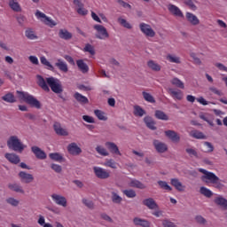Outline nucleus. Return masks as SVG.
Segmentation results:
<instances>
[{
  "label": "nucleus",
  "instance_id": "nucleus-37",
  "mask_svg": "<svg viewBox=\"0 0 227 227\" xmlns=\"http://www.w3.org/2000/svg\"><path fill=\"white\" fill-rule=\"evenodd\" d=\"M190 136H191V137H194V139H207V136H205V134H203V132L198 131L196 129L192 130L190 132Z\"/></svg>",
  "mask_w": 227,
  "mask_h": 227
},
{
  "label": "nucleus",
  "instance_id": "nucleus-53",
  "mask_svg": "<svg viewBox=\"0 0 227 227\" xmlns=\"http://www.w3.org/2000/svg\"><path fill=\"white\" fill-rule=\"evenodd\" d=\"M82 203L83 205H85V207H87V208L93 209L95 207V204L93 203V200H91L90 199H86V198L82 199Z\"/></svg>",
  "mask_w": 227,
  "mask_h": 227
},
{
  "label": "nucleus",
  "instance_id": "nucleus-54",
  "mask_svg": "<svg viewBox=\"0 0 227 227\" xmlns=\"http://www.w3.org/2000/svg\"><path fill=\"white\" fill-rule=\"evenodd\" d=\"M83 52H89L90 56H95V48L93 47V45L88 43L83 48Z\"/></svg>",
  "mask_w": 227,
  "mask_h": 227
},
{
  "label": "nucleus",
  "instance_id": "nucleus-6",
  "mask_svg": "<svg viewBox=\"0 0 227 227\" xmlns=\"http://www.w3.org/2000/svg\"><path fill=\"white\" fill-rule=\"evenodd\" d=\"M94 29L96 31V38L98 40H107L109 38V32H107V28L102 25H94Z\"/></svg>",
  "mask_w": 227,
  "mask_h": 227
},
{
  "label": "nucleus",
  "instance_id": "nucleus-44",
  "mask_svg": "<svg viewBox=\"0 0 227 227\" xmlns=\"http://www.w3.org/2000/svg\"><path fill=\"white\" fill-rule=\"evenodd\" d=\"M117 22H119L122 27H125L126 29H132V24L121 17L118 18Z\"/></svg>",
  "mask_w": 227,
  "mask_h": 227
},
{
  "label": "nucleus",
  "instance_id": "nucleus-63",
  "mask_svg": "<svg viewBox=\"0 0 227 227\" xmlns=\"http://www.w3.org/2000/svg\"><path fill=\"white\" fill-rule=\"evenodd\" d=\"M195 221L199 224H205V223H207V220L202 215L195 216Z\"/></svg>",
  "mask_w": 227,
  "mask_h": 227
},
{
  "label": "nucleus",
  "instance_id": "nucleus-40",
  "mask_svg": "<svg viewBox=\"0 0 227 227\" xmlns=\"http://www.w3.org/2000/svg\"><path fill=\"white\" fill-rule=\"evenodd\" d=\"M74 98H75V100H77V102H79L80 104H88L89 100L88 98H86L85 96H82L81 93L79 92H75L74 95Z\"/></svg>",
  "mask_w": 227,
  "mask_h": 227
},
{
  "label": "nucleus",
  "instance_id": "nucleus-9",
  "mask_svg": "<svg viewBox=\"0 0 227 227\" xmlns=\"http://www.w3.org/2000/svg\"><path fill=\"white\" fill-rule=\"evenodd\" d=\"M51 200L56 205H59V207H63L64 208L68 207V200H67V197L63 195L53 193L51 194Z\"/></svg>",
  "mask_w": 227,
  "mask_h": 227
},
{
  "label": "nucleus",
  "instance_id": "nucleus-7",
  "mask_svg": "<svg viewBox=\"0 0 227 227\" xmlns=\"http://www.w3.org/2000/svg\"><path fill=\"white\" fill-rule=\"evenodd\" d=\"M139 29L141 33L146 36V38H154L156 33L150 24L142 22L139 24Z\"/></svg>",
  "mask_w": 227,
  "mask_h": 227
},
{
  "label": "nucleus",
  "instance_id": "nucleus-5",
  "mask_svg": "<svg viewBox=\"0 0 227 227\" xmlns=\"http://www.w3.org/2000/svg\"><path fill=\"white\" fill-rule=\"evenodd\" d=\"M46 82L53 93H63V86L59 79L51 76L46 78Z\"/></svg>",
  "mask_w": 227,
  "mask_h": 227
},
{
  "label": "nucleus",
  "instance_id": "nucleus-43",
  "mask_svg": "<svg viewBox=\"0 0 227 227\" xmlns=\"http://www.w3.org/2000/svg\"><path fill=\"white\" fill-rule=\"evenodd\" d=\"M147 67H149V68L154 72H160V65L157 64V62L153 60H149L147 62Z\"/></svg>",
  "mask_w": 227,
  "mask_h": 227
},
{
  "label": "nucleus",
  "instance_id": "nucleus-24",
  "mask_svg": "<svg viewBox=\"0 0 227 227\" xmlns=\"http://www.w3.org/2000/svg\"><path fill=\"white\" fill-rule=\"evenodd\" d=\"M76 66L82 74H88V72H90V67H88V64H86L83 59L76 60Z\"/></svg>",
  "mask_w": 227,
  "mask_h": 227
},
{
  "label": "nucleus",
  "instance_id": "nucleus-22",
  "mask_svg": "<svg viewBox=\"0 0 227 227\" xmlns=\"http://www.w3.org/2000/svg\"><path fill=\"white\" fill-rule=\"evenodd\" d=\"M55 67H57V68L64 74H67L68 72V64H67L62 59H57Z\"/></svg>",
  "mask_w": 227,
  "mask_h": 227
},
{
  "label": "nucleus",
  "instance_id": "nucleus-59",
  "mask_svg": "<svg viewBox=\"0 0 227 227\" xmlns=\"http://www.w3.org/2000/svg\"><path fill=\"white\" fill-rule=\"evenodd\" d=\"M123 194H125L127 198H136V192L134 190H124Z\"/></svg>",
  "mask_w": 227,
  "mask_h": 227
},
{
  "label": "nucleus",
  "instance_id": "nucleus-16",
  "mask_svg": "<svg viewBox=\"0 0 227 227\" xmlns=\"http://www.w3.org/2000/svg\"><path fill=\"white\" fill-rule=\"evenodd\" d=\"M214 203L223 208V210H227V200L222 195H218L215 198Z\"/></svg>",
  "mask_w": 227,
  "mask_h": 227
},
{
  "label": "nucleus",
  "instance_id": "nucleus-12",
  "mask_svg": "<svg viewBox=\"0 0 227 227\" xmlns=\"http://www.w3.org/2000/svg\"><path fill=\"white\" fill-rule=\"evenodd\" d=\"M18 176L22 184H31L35 180V176L26 171H20Z\"/></svg>",
  "mask_w": 227,
  "mask_h": 227
},
{
  "label": "nucleus",
  "instance_id": "nucleus-25",
  "mask_svg": "<svg viewBox=\"0 0 227 227\" xmlns=\"http://www.w3.org/2000/svg\"><path fill=\"white\" fill-rule=\"evenodd\" d=\"M186 20L192 26L200 25V19H198V16L194 15L192 12H186Z\"/></svg>",
  "mask_w": 227,
  "mask_h": 227
},
{
  "label": "nucleus",
  "instance_id": "nucleus-8",
  "mask_svg": "<svg viewBox=\"0 0 227 227\" xmlns=\"http://www.w3.org/2000/svg\"><path fill=\"white\" fill-rule=\"evenodd\" d=\"M94 175L100 180H107L111 176V172L102 167H93Z\"/></svg>",
  "mask_w": 227,
  "mask_h": 227
},
{
  "label": "nucleus",
  "instance_id": "nucleus-17",
  "mask_svg": "<svg viewBox=\"0 0 227 227\" xmlns=\"http://www.w3.org/2000/svg\"><path fill=\"white\" fill-rule=\"evenodd\" d=\"M168 93L174 100H183L184 91L178 89H168Z\"/></svg>",
  "mask_w": 227,
  "mask_h": 227
},
{
  "label": "nucleus",
  "instance_id": "nucleus-26",
  "mask_svg": "<svg viewBox=\"0 0 227 227\" xmlns=\"http://www.w3.org/2000/svg\"><path fill=\"white\" fill-rule=\"evenodd\" d=\"M128 185L129 187H135L136 189H146V185L137 179H130L128 181Z\"/></svg>",
  "mask_w": 227,
  "mask_h": 227
},
{
  "label": "nucleus",
  "instance_id": "nucleus-27",
  "mask_svg": "<svg viewBox=\"0 0 227 227\" xmlns=\"http://www.w3.org/2000/svg\"><path fill=\"white\" fill-rule=\"evenodd\" d=\"M37 84L44 91H51L49 88V83H47V80L43 79L42 75H37Z\"/></svg>",
  "mask_w": 227,
  "mask_h": 227
},
{
  "label": "nucleus",
  "instance_id": "nucleus-49",
  "mask_svg": "<svg viewBox=\"0 0 227 227\" xmlns=\"http://www.w3.org/2000/svg\"><path fill=\"white\" fill-rule=\"evenodd\" d=\"M94 114L101 120V121H107V116H106V113L102 112L101 110H95Z\"/></svg>",
  "mask_w": 227,
  "mask_h": 227
},
{
  "label": "nucleus",
  "instance_id": "nucleus-45",
  "mask_svg": "<svg viewBox=\"0 0 227 227\" xmlns=\"http://www.w3.org/2000/svg\"><path fill=\"white\" fill-rule=\"evenodd\" d=\"M96 152L103 157H108L109 152L102 145H97Z\"/></svg>",
  "mask_w": 227,
  "mask_h": 227
},
{
  "label": "nucleus",
  "instance_id": "nucleus-50",
  "mask_svg": "<svg viewBox=\"0 0 227 227\" xmlns=\"http://www.w3.org/2000/svg\"><path fill=\"white\" fill-rule=\"evenodd\" d=\"M203 146L205 148V153H212L214 152V145L210 142H203Z\"/></svg>",
  "mask_w": 227,
  "mask_h": 227
},
{
  "label": "nucleus",
  "instance_id": "nucleus-48",
  "mask_svg": "<svg viewBox=\"0 0 227 227\" xmlns=\"http://www.w3.org/2000/svg\"><path fill=\"white\" fill-rule=\"evenodd\" d=\"M146 113L145 112V110L139 106H134V114L135 116H139L140 118L145 116Z\"/></svg>",
  "mask_w": 227,
  "mask_h": 227
},
{
  "label": "nucleus",
  "instance_id": "nucleus-64",
  "mask_svg": "<svg viewBox=\"0 0 227 227\" xmlns=\"http://www.w3.org/2000/svg\"><path fill=\"white\" fill-rule=\"evenodd\" d=\"M77 13L79 15H88V10L84 9V5L77 8Z\"/></svg>",
  "mask_w": 227,
  "mask_h": 227
},
{
  "label": "nucleus",
  "instance_id": "nucleus-28",
  "mask_svg": "<svg viewBox=\"0 0 227 227\" xmlns=\"http://www.w3.org/2000/svg\"><path fill=\"white\" fill-rule=\"evenodd\" d=\"M133 224H135V226L150 227V222L148 220L139 217H135L133 219Z\"/></svg>",
  "mask_w": 227,
  "mask_h": 227
},
{
  "label": "nucleus",
  "instance_id": "nucleus-41",
  "mask_svg": "<svg viewBox=\"0 0 227 227\" xmlns=\"http://www.w3.org/2000/svg\"><path fill=\"white\" fill-rule=\"evenodd\" d=\"M200 194H202V196H205L206 198H210L211 196H214V192L205 186H201L200 188Z\"/></svg>",
  "mask_w": 227,
  "mask_h": 227
},
{
  "label": "nucleus",
  "instance_id": "nucleus-46",
  "mask_svg": "<svg viewBox=\"0 0 227 227\" xmlns=\"http://www.w3.org/2000/svg\"><path fill=\"white\" fill-rule=\"evenodd\" d=\"M2 100H4V102H8L9 104H13L17 100L15 99V96L12 93H7L4 97H2Z\"/></svg>",
  "mask_w": 227,
  "mask_h": 227
},
{
  "label": "nucleus",
  "instance_id": "nucleus-55",
  "mask_svg": "<svg viewBox=\"0 0 227 227\" xmlns=\"http://www.w3.org/2000/svg\"><path fill=\"white\" fill-rule=\"evenodd\" d=\"M143 97L146 102H150V104H155V98H153V96L148 92H143Z\"/></svg>",
  "mask_w": 227,
  "mask_h": 227
},
{
  "label": "nucleus",
  "instance_id": "nucleus-13",
  "mask_svg": "<svg viewBox=\"0 0 227 227\" xmlns=\"http://www.w3.org/2000/svg\"><path fill=\"white\" fill-rule=\"evenodd\" d=\"M54 131L56 132L57 136H69L68 129L67 128H63L59 122H55L53 125Z\"/></svg>",
  "mask_w": 227,
  "mask_h": 227
},
{
  "label": "nucleus",
  "instance_id": "nucleus-42",
  "mask_svg": "<svg viewBox=\"0 0 227 227\" xmlns=\"http://www.w3.org/2000/svg\"><path fill=\"white\" fill-rule=\"evenodd\" d=\"M170 82L173 84V86H176V88H180V90H184L185 88L184 82L178 78H173Z\"/></svg>",
  "mask_w": 227,
  "mask_h": 227
},
{
  "label": "nucleus",
  "instance_id": "nucleus-51",
  "mask_svg": "<svg viewBox=\"0 0 227 227\" xmlns=\"http://www.w3.org/2000/svg\"><path fill=\"white\" fill-rule=\"evenodd\" d=\"M6 203L12 207H19L20 201L13 197H9L6 199Z\"/></svg>",
  "mask_w": 227,
  "mask_h": 227
},
{
  "label": "nucleus",
  "instance_id": "nucleus-14",
  "mask_svg": "<svg viewBox=\"0 0 227 227\" xmlns=\"http://www.w3.org/2000/svg\"><path fill=\"white\" fill-rule=\"evenodd\" d=\"M165 136L172 141V143H180V135L175 131L168 129L165 131Z\"/></svg>",
  "mask_w": 227,
  "mask_h": 227
},
{
  "label": "nucleus",
  "instance_id": "nucleus-31",
  "mask_svg": "<svg viewBox=\"0 0 227 227\" xmlns=\"http://www.w3.org/2000/svg\"><path fill=\"white\" fill-rule=\"evenodd\" d=\"M49 157L51 160H54L55 162H65V158L63 157V154L59 153H51L49 154Z\"/></svg>",
  "mask_w": 227,
  "mask_h": 227
},
{
  "label": "nucleus",
  "instance_id": "nucleus-3",
  "mask_svg": "<svg viewBox=\"0 0 227 227\" xmlns=\"http://www.w3.org/2000/svg\"><path fill=\"white\" fill-rule=\"evenodd\" d=\"M7 146L9 150H12V152H18L19 153H22V152L27 148V146L22 143L20 138L15 135L11 136L7 139Z\"/></svg>",
  "mask_w": 227,
  "mask_h": 227
},
{
  "label": "nucleus",
  "instance_id": "nucleus-56",
  "mask_svg": "<svg viewBox=\"0 0 227 227\" xmlns=\"http://www.w3.org/2000/svg\"><path fill=\"white\" fill-rule=\"evenodd\" d=\"M158 185L165 191H172L171 186H169L166 181H158Z\"/></svg>",
  "mask_w": 227,
  "mask_h": 227
},
{
  "label": "nucleus",
  "instance_id": "nucleus-47",
  "mask_svg": "<svg viewBox=\"0 0 227 227\" xmlns=\"http://www.w3.org/2000/svg\"><path fill=\"white\" fill-rule=\"evenodd\" d=\"M155 116L158 120H163L165 121H168V120H169V117L160 110H157L155 112Z\"/></svg>",
  "mask_w": 227,
  "mask_h": 227
},
{
  "label": "nucleus",
  "instance_id": "nucleus-21",
  "mask_svg": "<svg viewBox=\"0 0 227 227\" xmlns=\"http://www.w3.org/2000/svg\"><path fill=\"white\" fill-rule=\"evenodd\" d=\"M31 150H32L34 155H35V157L37 159H40L41 160L47 159V154L45 153V152H43L42 149H40V147L32 146Z\"/></svg>",
  "mask_w": 227,
  "mask_h": 227
},
{
  "label": "nucleus",
  "instance_id": "nucleus-23",
  "mask_svg": "<svg viewBox=\"0 0 227 227\" xmlns=\"http://www.w3.org/2000/svg\"><path fill=\"white\" fill-rule=\"evenodd\" d=\"M170 184L173 185V187H175V189H176V191H179L180 192L185 191V185H184L178 178L170 179Z\"/></svg>",
  "mask_w": 227,
  "mask_h": 227
},
{
  "label": "nucleus",
  "instance_id": "nucleus-20",
  "mask_svg": "<svg viewBox=\"0 0 227 227\" xmlns=\"http://www.w3.org/2000/svg\"><path fill=\"white\" fill-rule=\"evenodd\" d=\"M143 205H145V207H147L149 210H157V208H159V205L157 204V202H155V200H153V198L144 200Z\"/></svg>",
  "mask_w": 227,
  "mask_h": 227
},
{
  "label": "nucleus",
  "instance_id": "nucleus-60",
  "mask_svg": "<svg viewBox=\"0 0 227 227\" xmlns=\"http://www.w3.org/2000/svg\"><path fill=\"white\" fill-rule=\"evenodd\" d=\"M51 168L53 171H55V173H61V171H63V168L59 164L52 163Z\"/></svg>",
  "mask_w": 227,
  "mask_h": 227
},
{
  "label": "nucleus",
  "instance_id": "nucleus-58",
  "mask_svg": "<svg viewBox=\"0 0 227 227\" xmlns=\"http://www.w3.org/2000/svg\"><path fill=\"white\" fill-rule=\"evenodd\" d=\"M185 4L190 8V10H192V12H196V10H198V6H196V4H194V2H192V0H187L185 2Z\"/></svg>",
  "mask_w": 227,
  "mask_h": 227
},
{
  "label": "nucleus",
  "instance_id": "nucleus-4",
  "mask_svg": "<svg viewBox=\"0 0 227 227\" xmlns=\"http://www.w3.org/2000/svg\"><path fill=\"white\" fill-rule=\"evenodd\" d=\"M35 16L36 17L37 20H40V22H43V24L48 26V27H55V26H58V22L52 20V18L46 16V14L42 12L40 10L35 12Z\"/></svg>",
  "mask_w": 227,
  "mask_h": 227
},
{
  "label": "nucleus",
  "instance_id": "nucleus-62",
  "mask_svg": "<svg viewBox=\"0 0 227 227\" xmlns=\"http://www.w3.org/2000/svg\"><path fill=\"white\" fill-rule=\"evenodd\" d=\"M196 100L201 106H208V104H210V102L207 101V99H205V98H203V97H199L196 98Z\"/></svg>",
  "mask_w": 227,
  "mask_h": 227
},
{
  "label": "nucleus",
  "instance_id": "nucleus-1",
  "mask_svg": "<svg viewBox=\"0 0 227 227\" xmlns=\"http://www.w3.org/2000/svg\"><path fill=\"white\" fill-rule=\"evenodd\" d=\"M200 173H202L200 179L204 182L206 185H214L215 189H221L223 187V184H221V179L214 174L213 172H210L204 168H199Z\"/></svg>",
  "mask_w": 227,
  "mask_h": 227
},
{
  "label": "nucleus",
  "instance_id": "nucleus-38",
  "mask_svg": "<svg viewBox=\"0 0 227 227\" xmlns=\"http://www.w3.org/2000/svg\"><path fill=\"white\" fill-rule=\"evenodd\" d=\"M25 35L28 38V40H38V35H36V33L33 28H27L25 31Z\"/></svg>",
  "mask_w": 227,
  "mask_h": 227
},
{
  "label": "nucleus",
  "instance_id": "nucleus-30",
  "mask_svg": "<svg viewBox=\"0 0 227 227\" xmlns=\"http://www.w3.org/2000/svg\"><path fill=\"white\" fill-rule=\"evenodd\" d=\"M8 188L14 192H20V194H25L24 188L19 184H9Z\"/></svg>",
  "mask_w": 227,
  "mask_h": 227
},
{
  "label": "nucleus",
  "instance_id": "nucleus-61",
  "mask_svg": "<svg viewBox=\"0 0 227 227\" xmlns=\"http://www.w3.org/2000/svg\"><path fill=\"white\" fill-rule=\"evenodd\" d=\"M28 60L30 61V63H32V65H40V61L38 60V57L36 56H29Z\"/></svg>",
  "mask_w": 227,
  "mask_h": 227
},
{
  "label": "nucleus",
  "instance_id": "nucleus-36",
  "mask_svg": "<svg viewBox=\"0 0 227 227\" xmlns=\"http://www.w3.org/2000/svg\"><path fill=\"white\" fill-rule=\"evenodd\" d=\"M9 6L13 12H22V8H20V4L17 0H9Z\"/></svg>",
  "mask_w": 227,
  "mask_h": 227
},
{
  "label": "nucleus",
  "instance_id": "nucleus-18",
  "mask_svg": "<svg viewBox=\"0 0 227 227\" xmlns=\"http://www.w3.org/2000/svg\"><path fill=\"white\" fill-rule=\"evenodd\" d=\"M4 157L11 164H19L20 162V157L15 153H6Z\"/></svg>",
  "mask_w": 227,
  "mask_h": 227
},
{
  "label": "nucleus",
  "instance_id": "nucleus-19",
  "mask_svg": "<svg viewBox=\"0 0 227 227\" xmlns=\"http://www.w3.org/2000/svg\"><path fill=\"white\" fill-rule=\"evenodd\" d=\"M105 146L114 155H121L118 145L114 142H106Z\"/></svg>",
  "mask_w": 227,
  "mask_h": 227
},
{
  "label": "nucleus",
  "instance_id": "nucleus-34",
  "mask_svg": "<svg viewBox=\"0 0 227 227\" xmlns=\"http://www.w3.org/2000/svg\"><path fill=\"white\" fill-rule=\"evenodd\" d=\"M111 200L115 205H120V203L123 201V198H121V196H120V194H118V192L114 191L111 192Z\"/></svg>",
  "mask_w": 227,
  "mask_h": 227
},
{
  "label": "nucleus",
  "instance_id": "nucleus-52",
  "mask_svg": "<svg viewBox=\"0 0 227 227\" xmlns=\"http://www.w3.org/2000/svg\"><path fill=\"white\" fill-rule=\"evenodd\" d=\"M185 152L190 157H195L196 159H198V151L196 150V148L188 147L185 149Z\"/></svg>",
  "mask_w": 227,
  "mask_h": 227
},
{
  "label": "nucleus",
  "instance_id": "nucleus-2",
  "mask_svg": "<svg viewBox=\"0 0 227 227\" xmlns=\"http://www.w3.org/2000/svg\"><path fill=\"white\" fill-rule=\"evenodd\" d=\"M16 93L18 95V98L23 100V102H26V104H28V106H31V107H35V109H42V103H40L38 99L35 98V96L20 90H17Z\"/></svg>",
  "mask_w": 227,
  "mask_h": 227
},
{
  "label": "nucleus",
  "instance_id": "nucleus-57",
  "mask_svg": "<svg viewBox=\"0 0 227 227\" xmlns=\"http://www.w3.org/2000/svg\"><path fill=\"white\" fill-rule=\"evenodd\" d=\"M162 226L163 227H176V224L175 223L171 222L169 219H164L162 220Z\"/></svg>",
  "mask_w": 227,
  "mask_h": 227
},
{
  "label": "nucleus",
  "instance_id": "nucleus-15",
  "mask_svg": "<svg viewBox=\"0 0 227 227\" xmlns=\"http://www.w3.org/2000/svg\"><path fill=\"white\" fill-rule=\"evenodd\" d=\"M153 146L158 153H165V152H168V145H166L164 142L154 140Z\"/></svg>",
  "mask_w": 227,
  "mask_h": 227
},
{
  "label": "nucleus",
  "instance_id": "nucleus-33",
  "mask_svg": "<svg viewBox=\"0 0 227 227\" xmlns=\"http://www.w3.org/2000/svg\"><path fill=\"white\" fill-rule=\"evenodd\" d=\"M166 59L169 63H176V65L182 63V59L176 54H168Z\"/></svg>",
  "mask_w": 227,
  "mask_h": 227
},
{
  "label": "nucleus",
  "instance_id": "nucleus-11",
  "mask_svg": "<svg viewBox=\"0 0 227 227\" xmlns=\"http://www.w3.org/2000/svg\"><path fill=\"white\" fill-rule=\"evenodd\" d=\"M67 152L70 155L77 156V155H81V153H82V149H81L79 147L77 143L72 142L71 144H69L67 145Z\"/></svg>",
  "mask_w": 227,
  "mask_h": 227
},
{
  "label": "nucleus",
  "instance_id": "nucleus-39",
  "mask_svg": "<svg viewBox=\"0 0 227 227\" xmlns=\"http://www.w3.org/2000/svg\"><path fill=\"white\" fill-rule=\"evenodd\" d=\"M103 165L106 168H111L112 169H116L118 168V164L116 163V161L113 159H106L105 160V162L103 163Z\"/></svg>",
  "mask_w": 227,
  "mask_h": 227
},
{
  "label": "nucleus",
  "instance_id": "nucleus-10",
  "mask_svg": "<svg viewBox=\"0 0 227 227\" xmlns=\"http://www.w3.org/2000/svg\"><path fill=\"white\" fill-rule=\"evenodd\" d=\"M167 8L171 15H174V17H178L179 19H184V12H182V10L175 4H168L167 5Z\"/></svg>",
  "mask_w": 227,
  "mask_h": 227
},
{
  "label": "nucleus",
  "instance_id": "nucleus-29",
  "mask_svg": "<svg viewBox=\"0 0 227 227\" xmlns=\"http://www.w3.org/2000/svg\"><path fill=\"white\" fill-rule=\"evenodd\" d=\"M41 64L46 68V70H50L51 72H54V66L51 65V61L45 58V56L40 57Z\"/></svg>",
  "mask_w": 227,
  "mask_h": 227
},
{
  "label": "nucleus",
  "instance_id": "nucleus-32",
  "mask_svg": "<svg viewBox=\"0 0 227 227\" xmlns=\"http://www.w3.org/2000/svg\"><path fill=\"white\" fill-rule=\"evenodd\" d=\"M144 121L148 129L151 130H156L157 127H155V121L150 116H146L144 118Z\"/></svg>",
  "mask_w": 227,
  "mask_h": 227
},
{
  "label": "nucleus",
  "instance_id": "nucleus-35",
  "mask_svg": "<svg viewBox=\"0 0 227 227\" xmlns=\"http://www.w3.org/2000/svg\"><path fill=\"white\" fill-rule=\"evenodd\" d=\"M59 36L62 40H70L72 39V33L68 32L67 29H60L59 31Z\"/></svg>",
  "mask_w": 227,
  "mask_h": 227
}]
</instances>
